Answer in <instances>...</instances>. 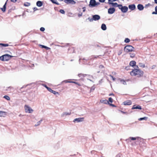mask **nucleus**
<instances>
[{
  "label": "nucleus",
  "mask_w": 157,
  "mask_h": 157,
  "mask_svg": "<svg viewBox=\"0 0 157 157\" xmlns=\"http://www.w3.org/2000/svg\"><path fill=\"white\" fill-rule=\"evenodd\" d=\"M130 74L132 76L137 75L138 77L140 78L143 76L144 72L139 69L135 68L132 69Z\"/></svg>",
  "instance_id": "obj_1"
},
{
  "label": "nucleus",
  "mask_w": 157,
  "mask_h": 157,
  "mask_svg": "<svg viewBox=\"0 0 157 157\" xmlns=\"http://www.w3.org/2000/svg\"><path fill=\"white\" fill-rule=\"evenodd\" d=\"M135 144L136 145H139L143 149H145L147 146L144 140L139 137H138L136 141H135Z\"/></svg>",
  "instance_id": "obj_2"
},
{
  "label": "nucleus",
  "mask_w": 157,
  "mask_h": 157,
  "mask_svg": "<svg viewBox=\"0 0 157 157\" xmlns=\"http://www.w3.org/2000/svg\"><path fill=\"white\" fill-rule=\"evenodd\" d=\"M13 57L8 54H4L0 57V59L2 61H7Z\"/></svg>",
  "instance_id": "obj_3"
},
{
  "label": "nucleus",
  "mask_w": 157,
  "mask_h": 157,
  "mask_svg": "<svg viewBox=\"0 0 157 157\" xmlns=\"http://www.w3.org/2000/svg\"><path fill=\"white\" fill-rule=\"evenodd\" d=\"M134 48L131 45H128L124 48V50L127 52H132L133 51Z\"/></svg>",
  "instance_id": "obj_4"
},
{
  "label": "nucleus",
  "mask_w": 157,
  "mask_h": 157,
  "mask_svg": "<svg viewBox=\"0 0 157 157\" xmlns=\"http://www.w3.org/2000/svg\"><path fill=\"white\" fill-rule=\"evenodd\" d=\"M119 9L121 10V11L123 13H126L128 10V7L126 6H123L122 5L120 4Z\"/></svg>",
  "instance_id": "obj_5"
},
{
  "label": "nucleus",
  "mask_w": 157,
  "mask_h": 157,
  "mask_svg": "<svg viewBox=\"0 0 157 157\" xmlns=\"http://www.w3.org/2000/svg\"><path fill=\"white\" fill-rule=\"evenodd\" d=\"M138 138V137H130L126 139L125 141L127 144H129V143L131 142L132 140H135V141H136Z\"/></svg>",
  "instance_id": "obj_6"
},
{
  "label": "nucleus",
  "mask_w": 157,
  "mask_h": 157,
  "mask_svg": "<svg viewBox=\"0 0 157 157\" xmlns=\"http://www.w3.org/2000/svg\"><path fill=\"white\" fill-rule=\"evenodd\" d=\"M25 108L26 113H31L33 111V109L28 105H25Z\"/></svg>",
  "instance_id": "obj_7"
},
{
  "label": "nucleus",
  "mask_w": 157,
  "mask_h": 157,
  "mask_svg": "<svg viewBox=\"0 0 157 157\" xmlns=\"http://www.w3.org/2000/svg\"><path fill=\"white\" fill-rule=\"evenodd\" d=\"M92 18L91 19V21H97L99 20L100 18V16L98 14H95L94 15H92Z\"/></svg>",
  "instance_id": "obj_8"
},
{
  "label": "nucleus",
  "mask_w": 157,
  "mask_h": 157,
  "mask_svg": "<svg viewBox=\"0 0 157 157\" xmlns=\"http://www.w3.org/2000/svg\"><path fill=\"white\" fill-rule=\"evenodd\" d=\"M95 3V0H90L89 4V6L91 8L96 7Z\"/></svg>",
  "instance_id": "obj_9"
},
{
  "label": "nucleus",
  "mask_w": 157,
  "mask_h": 157,
  "mask_svg": "<svg viewBox=\"0 0 157 157\" xmlns=\"http://www.w3.org/2000/svg\"><path fill=\"white\" fill-rule=\"evenodd\" d=\"M64 2L67 4L74 5L76 3L74 0H64Z\"/></svg>",
  "instance_id": "obj_10"
},
{
  "label": "nucleus",
  "mask_w": 157,
  "mask_h": 157,
  "mask_svg": "<svg viewBox=\"0 0 157 157\" xmlns=\"http://www.w3.org/2000/svg\"><path fill=\"white\" fill-rule=\"evenodd\" d=\"M115 9L114 7H110L108 9V13L109 14H112L115 11Z\"/></svg>",
  "instance_id": "obj_11"
},
{
  "label": "nucleus",
  "mask_w": 157,
  "mask_h": 157,
  "mask_svg": "<svg viewBox=\"0 0 157 157\" xmlns=\"http://www.w3.org/2000/svg\"><path fill=\"white\" fill-rule=\"evenodd\" d=\"M109 5H112V6L113 7H118L119 8L120 7V6H121L120 4H118L117 2H110L108 3Z\"/></svg>",
  "instance_id": "obj_12"
},
{
  "label": "nucleus",
  "mask_w": 157,
  "mask_h": 157,
  "mask_svg": "<svg viewBox=\"0 0 157 157\" xmlns=\"http://www.w3.org/2000/svg\"><path fill=\"white\" fill-rule=\"evenodd\" d=\"M84 120L83 117H79L78 118H76L74 119L73 121L75 123V122H79L82 121Z\"/></svg>",
  "instance_id": "obj_13"
},
{
  "label": "nucleus",
  "mask_w": 157,
  "mask_h": 157,
  "mask_svg": "<svg viewBox=\"0 0 157 157\" xmlns=\"http://www.w3.org/2000/svg\"><path fill=\"white\" fill-rule=\"evenodd\" d=\"M131 109H139L140 110H141L142 109V107H141V106L140 105H134L133 106Z\"/></svg>",
  "instance_id": "obj_14"
},
{
  "label": "nucleus",
  "mask_w": 157,
  "mask_h": 157,
  "mask_svg": "<svg viewBox=\"0 0 157 157\" xmlns=\"http://www.w3.org/2000/svg\"><path fill=\"white\" fill-rule=\"evenodd\" d=\"M64 82L65 83H74L75 84L78 85L79 86H81V85L80 84L75 81H68L67 80H65L62 82Z\"/></svg>",
  "instance_id": "obj_15"
},
{
  "label": "nucleus",
  "mask_w": 157,
  "mask_h": 157,
  "mask_svg": "<svg viewBox=\"0 0 157 157\" xmlns=\"http://www.w3.org/2000/svg\"><path fill=\"white\" fill-rule=\"evenodd\" d=\"M129 9L131 10H133L136 8V6L134 4L129 5L128 6Z\"/></svg>",
  "instance_id": "obj_16"
},
{
  "label": "nucleus",
  "mask_w": 157,
  "mask_h": 157,
  "mask_svg": "<svg viewBox=\"0 0 157 157\" xmlns=\"http://www.w3.org/2000/svg\"><path fill=\"white\" fill-rule=\"evenodd\" d=\"M137 8L140 11H141L144 10V7L143 5L139 4L138 5Z\"/></svg>",
  "instance_id": "obj_17"
},
{
  "label": "nucleus",
  "mask_w": 157,
  "mask_h": 157,
  "mask_svg": "<svg viewBox=\"0 0 157 157\" xmlns=\"http://www.w3.org/2000/svg\"><path fill=\"white\" fill-rule=\"evenodd\" d=\"M132 103V101L130 100H128L123 102V104L124 105H130Z\"/></svg>",
  "instance_id": "obj_18"
},
{
  "label": "nucleus",
  "mask_w": 157,
  "mask_h": 157,
  "mask_svg": "<svg viewBox=\"0 0 157 157\" xmlns=\"http://www.w3.org/2000/svg\"><path fill=\"white\" fill-rule=\"evenodd\" d=\"M8 1V0H7L6 2L5 3V4L3 5V7L0 8V9L2 10V11L3 12H5L6 11V4H7V2Z\"/></svg>",
  "instance_id": "obj_19"
},
{
  "label": "nucleus",
  "mask_w": 157,
  "mask_h": 157,
  "mask_svg": "<svg viewBox=\"0 0 157 157\" xmlns=\"http://www.w3.org/2000/svg\"><path fill=\"white\" fill-rule=\"evenodd\" d=\"M136 62L135 61H132L129 63V65L132 67H134L136 66Z\"/></svg>",
  "instance_id": "obj_20"
},
{
  "label": "nucleus",
  "mask_w": 157,
  "mask_h": 157,
  "mask_svg": "<svg viewBox=\"0 0 157 157\" xmlns=\"http://www.w3.org/2000/svg\"><path fill=\"white\" fill-rule=\"evenodd\" d=\"M36 5L38 7H41L43 5V2L41 1H38L36 2Z\"/></svg>",
  "instance_id": "obj_21"
},
{
  "label": "nucleus",
  "mask_w": 157,
  "mask_h": 157,
  "mask_svg": "<svg viewBox=\"0 0 157 157\" xmlns=\"http://www.w3.org/2000/svg\"><path fill=\"white\" fill-rule=\"evenodd\" d=\"M78 76L80 77H81L82 76L84 77H85L86 76H88L89 77H91L92 78H93V77L92 75L87 74H83L81 73L78 74Z\"/></svg>",
  "instance_id": "obj_22"
},
{
  "label": "nucleus",
  "mask_w": 157,
  "mask_h": 157,
  "mask_svg": "<svg viewBox=\"0 0 157 157\" xmlns=\"http://www.w3.org/2000/svg\"><path fill=\"white\" fill-rule=\"evenodd\" d=\"M101 28L103 31L107 29L106 25L105 24H102L101 25Z\"/></svg>",
  "instance_id": "obj_23"
},
{
  "label": "nucleus",
  "mask_w": 157,
  "mask_h": 157,
  "mask_svg": "<svg viewBox=\"0 0 157 157\" xmlns=\"http://www.w3.org/2000/svg\"><path fill=\"white\" fill-rule=\"evenodd\" d=\"M7 114L6 112L0 111V117H4Z\"/></svg>",
  "instance_id": "obj_24"
},
{
  "label": "nucleus",
  "mask_w": 157,
  "mask_h": 157,
  "mask_svg": "<svg viewBox=\"0 0 157 157\" xmlns=\"http://www.w3.org/2000/svg\"><path fill=\"white\" fill-rule=\"evenodd\" d=\"M100 102L102 103L106 104H108L109 103V101H108L106 99L105 100H100Z\"/></svg>",
  "instance_id": "obj_25"
},
{
  "label": "nucleus",
  "mask_w": 157,
  "mask_h": 157,
  "mask_svg": "<svg viewBox=\"0 0 157 157\" xmlns=\"http://www.w3.org/2000/svg\"><path fill=\"white\" fill-rule=\"evenodd\" d=\"M71 114V112L67 113V112H64L62 115V117H65L67 115H70Z\"/></svg>",
  "instance_id": "obj_26"
},
{
  "label": "nucleus",
  "mask_w": 157,
  "mask_h": 157,
  "mask_svg": "<svg viewBox=\"0 0 157 157\" xmlns=\"http://www.w3.org/2000/svg\"><path fill=\"white\" fill-rule=\"evenodd\" d=\"M39 46L41 47L42 48H44L46 49L47 50H48L49 49H50V48L49 47H48L46 46L41 45V44H40Z\"/></svg>",
  "instance_id": "obj_27"
},
{
  "label": "nucleus",
  "mask_w": 157,
  "mask_h": 157,
  "mask_svg": "<svg viewBox=\"0 0 157 157\" xmlns=\"http://www.w3.org/2000/svg\"><path fill=\"white\" fill-rule=\"evenodd\" d=\"M42 85L45 88H46L48 90L49 92H50L51 90H52V89L48 87L47 86V85H46L45 84H42Z\"/></svg>",
  "instance_id": "obj_28"
},
{
  "label": "nucleus",
  "mask_w": 157,
  "mask_h": 157,
  "mask_svg": "<svg viewBox=\"0 0 157 157\" xmlns=\"http://www.w3.org/2000/svg\"><path fill=\"white\" fill-rule=\"evenodd\" d=\"M1 46V47H6L9 46V45L7 44H3L0 43V46Z\"/></svg>",
  "instance_id": "obj_29"
},
{
  "label": "nucleus",
  "mask_w": 157,
  "mask_h": 157,
  "mask_svg": "<svg viewBox=\"0 0 157 157\" xmlns=\"http://www.w3.org/2000/svg\"><path fill=\"white\" fill-rule=\"evenodd\" d=\"M51 1L53 3L56 4L57 5H59V4L58 2H57L56 0H49Z\"/></svg>",
  "instance_id": "obj_30"
},
{
  "label": "nucleus",
  "mask_w": 157,
  "mask_h": 157,
  "mask_svg": "<svg viewBox=\"0 0 157 157\" xmlns=\"http://www.w3.org/2000/svg\"><path fill=\"white\" fill-rule=\"evenodd\" d=\"M118 79L121 82H123V84H124V85H126L127 84H126V83L125 81V80H123V79H121V78H118Z\"/></svg>",
  "instance_id": "obj_31"
},
{
  "label": "nucleus",
  "mask_w": 157,
  "mask_h": 157,
  "mask_svg": "<svg viewBox=\"0 0 157 157\" xmlns=\"http://www.w3.org/2000/svg\"><path fill=\"white\" fill-rule=\"evenodd\" d=\"M148 119V117H141L139 118L138 120L139 121H142L143 120H147Z\"/></svg>",
  "instance_id": "obj_32"
},
{
  "label": "nucleus",
  "mask_w": 157,
  "mask_h": 157,
  "mask_svg": "<svg viewBox=\"0 0 157 157\" xmlns=\"http://www.w3.org/2000/svg\"><path fill=\"white\" fill-rule=\"evenodd\" d=\"M30 5V3L28 2H25L24 4V6H29Z\"/></svg>",
  "instance_id": "obj_33"
},
{
  "label": "nucleus",
  "mask_w": 157,
  "mask_h": 157,
  "mask_svg": "<svg viewBox=\"0 0 157 157\" xmlns=\"http://www.w3.org/2000/svg\"><path fill=\"white\" fill-rule=\"evenodd\" d=\"M70 50H71V51H72V53L74 52V50L73 48H69L68 49V51L70 53H71V52H70L69 51Z\"/></svg>",
  "instance_id": "obj_34"
},
{
  "label": "nucleus",
  "mask_w": 157,
  "mask_h": 157,
  "mask_svg": "<svg viewBox=\"0 0 157 157\" xmlns=\"http://www.w3.org/2000/svg\"><path fill=\"white\" fill-rule=\"evenodd\" d=\"M3 98L6 99L8 101H9L10 100V97L7 95H5L4 96Z\"/></svg>",
  "instance_id": "obj_35"
},
{
  "label": "nucleus",
  "mask_w": 157,
  "mask_h": 157,
  "mask_svg": "<svg viewBox=\"0 0 157 157\" xmlns=\"http://www.w3.org/2000/svg\"><path fill=\"white\" fill-rule=\"evenodd\" d=\"M139 65L140 67L144 68L145 67V65L144 64H143L142 63H139Z\"/></svg>",
  "instance_id": "obj_36"
},
{
  "label": "nucleus",
  "mask_w": 157,
  "mask_h": 157,
  "mask_svg": "<svg viewBox=\"0 0 157 157\" xmlns=\"http://www.w3.org/2000/svg\"><path fill=\"white\" fill-rule=\"evenodd\" d=\"M130 41V39L128 38H125L124 40V42L126 43H128Z\"/></svg>",
  "instance_id": "obj_37"
},
{
  "label": "nucleus",
  "mask_w": 157,
  "mask_h": 157,
  "mask_svg": "<svg viewBox=\"0 0 157 157\" xmlns=\"http://www.w3.org/2000/svg\"><path fill=\"white\" fill-rule=\"evenodd\" d=\"M51 93H52L53 94H58V93L57 92H56L54 90H52V89L50 91V92Z\"/></svg>",
  "instance_id": "obj_38"
},
{
  "label": "nucleus",
  "mask_w": 157,
  "mask_h": 157,
  "mask_svg": "<svg viewBox=\"0 0 157 157\" xmlns=\"http://www.w3.org/2000/svg\"><path fill=\"white\" fill-rule=\"evenodd\" d=\"M42 121V119H41L40 121H38L37 123V124H36L35 125V126H38V125H40V124L41 123V122Z\"/></svg>",
  "instance_id": "obj_39"
},
{
  "label": "nucleus",
  "mask_w": 157,
  "mask_h": 157,
  "mask_svg": "<svg viewBox=\"0 0 157 157\" xmlns=\"http://www.w3.org/2000/svg\"><path fill=\"white\" fill-rule=\"evenodd\" d=\"M102 55H100L99 56H94V55H92V57H94V59H96L97 58H99L100 56H101Z\"/></svg>",
  "instance_id": "obj_40"
},
{
  "label": "nucleus",
  "mask_w": 157,
  "mask_h": 157,
  "mask_svg": "<svg viewBox=\"0 0 157 157\" xmlns=\"http://www.w3.org/2000/svg\"><path fill=\"white\" fill-rule=\"evenodd\" d=\"M95 87L94 86H93L91 88L90 90V92H93L95 89Z\"/></svg>",
  "instance_id": "obj_41"
},
{
  "label": "nucleus",
  "mask_w": 157,
  "mask_h": 157,
  "mask_svg": "<svg viewBox=\"0 0 157 157\" xmlns=\"http://www.w3.org/2000/svg\"><path fill=\"white\" fill-rule=\"evenodd\" d=\"M59 12L63 14H64L65 13V12L63 10L60 9L59 10Z\"/></svg>",
  "instance_id": "obj_42"
},
{
  "label": "nucleus",
  "mask_w": 157,
  "mask_h": 157,
  "mask_svg": "<svg viewBox=\"0 0 157 157\" xmlns=\"http://www.w3.org/2000/svg\"><path fill=\"white\" fill-rule=\"evenodd\" d=\"M108 101H109V102H110L112 103L113 101V100L111 97H110L109 98Z\"/></svg>",
  "instance_id": "obj_43"
},
{
  "label": "nucleus",
  "mask_w": 157,
  "mask_h": 157,
  "mask_svg": "<svg viewBox=\"0 0 157 157\" xmlns=\"http://www.w3.org/2000/svg\"><path fill=\"white\" fill-rule=\"evenodd\" d=\"M119 111H120L121 113H123L124 114H126V115H128V113L127 112H124L123 111H122L121 110H119Z\"/></svg>",
  "instance_id": "obj_44"
},
{
  "label": "nucleus",
  "mask_w": 157,
  "mask_h": 157,
  "mask_svg": "<svg viewBox=\"0 0 157 157\" xmlns=\"http://www.w3.org/2000/svg\"><path fill=\"white\" fill-rule=\"evenodd\" d=\"M108 105H109L110 106H112L113 107H116V106L115 105L113 104H112V103H110L109 102V103Z\"/></svg>",
  "instance_id": "obj_45"
},
{
  "label": "nucleus",
  "mask_w": 157,
  "mask_h": 157,
  "mask_svg": "<svg viewBox=\"0 0 157 157\" xmlns=\"http://www.w3.org/2000/svg\"><path fill=\"white\" fill-rule=\"evenodd\" d=\"M130 56L131 57L133 58L135 56V54L134 53H130Z\"/></svg>",
  "instance_id": "obj_46"
},
{
  "label": "nucleus",
  "mask_w": 157,
  "mask_h": 157,
  "mask_svg": "<svg viewBox=\"0 0 157 157\" xmlns=\"http://www.w3.org/2000/svg\"><path fill=\"white\" fill-rule=\"evenodd\" d=\"M45 30V28L43 27H41L40 29V30L42 32H44Z\"/></svg>",
  "instance_id": "obj_47"
},
{
  "label": "nucleus",
  "mask_w": 157,
  "mask_h": 157,
  "mask_svg": "<svg viewBox=\"0 0 157 157\" xmlns=\"http://www.w3.org/2000/svg\"><path fill=\"white\" fill-rule=\"evenodd\" d=\"M122 53V50H119L118 52V55L119 56Z\"/></svg>",
  "instance_id": "obj_48"
},
{
  "label": "nucleus",
  "mask_w": 157,
  "mask_h": 157,
  "mask_svg": "<svg viewBox=\"0 0 157 157\" xmlns=\"http://www.w3.org/2000/svg\"><path fill=\"white\" fill-rule=\"evenodd\" d=\"M117 0H108V3L113 2H115Z\"/></svg>",
  "instance_id": "obj_49"
},
{
  "label": "nucleus",
  "mask_w": 157,
  "mask_h": 157,
  "mask_svg": "<svg viewBox=\"0 0 157 157\" xmlns=\"http://www.w3.org/2000/svg\"><path fill=\"white\" fill-rule=\"evenodd\" d=\"M99 67L100 69H102L104 67V66L102 65H99Z\"/></svg>",
  "instance_id": "obj_50"
},
{
  "label": "nucleus",
  "mask_w": 157,
  "mask_h": 157,
  "mask_svg": "<svg viewBox=\"0 0 157 157\" xmlns=\"http://www.w3.org/2000/svg\"><path fill=\"white\" fill-rule=\"evenodd\" d=\"M89 60H92L93 59H94V57H92V56L89 57Z\"/></svg>",
  "instance_id": "obj_51"
},
{
  "label": "nucleus",
  "mask_w": 157,
  "mask_h": 157,
  "mask_svg": "<svg viewBox=\"0 0 157 157\" xmlns=\"http://www.w3.org/2000/svg\"><path fill=\"white\" fill-rule=\"evenodd\" d=\"M100 4V3L98 2H96V3H95V6L96 7H97L98 5H99Z\"/></svg>",
  "instance_id": "obj_52"
},
{
  "label": "nucleus",
  "mask_w": 157,
  "mask_h": 157,
  "mask_svg": "<svg viewBox=\"0 0 157 157\" xmlns=\"http://www.w3.org/2000/svg\"><path fill=\"white\" fill-rule=\"evenodd\" d=\"M82 13H78V16L79 17H80L82 16Z\"/></svg>",
  "instance_id": "obj_53"
},
{
  "label": "nucleus",
  "mask_w": 157,
  "mask_h": 157,
  "mask_svg": "<svg viewBox=\"0 0 157 157\" xmlns=\"http://www.w3.org/2000/svg\"><path fill=\"white\" fill-rule=\"evenodd\" d=\"M99 2L101 3H103L105 1V0H98Z\"/></svg>",
  "instance_id": "obj_54"
},
{
  "label": "nucleus",
  "mask_w": 157,
  "mask_h": 157,
  "mask_svg": "<svg viewBox=\"0 0 157 157\" xmlns=\"http://www.w3.org/2000/svg\"><path fill=\"white\" fill-rule=\"evenodd\" d=\"M33 9L34 10V12L38 10V9L36 7H34L33 8Z\"/></svg>",
  "instance_id": "obj_55"
},
{
  "label": "nucleus",
  "mask_w": 157,
  "mask_h": 157,
  "mask_svg": "<svg viewBox=\"0 0 157 157\" xmlns=\"http://www.w3.org/2000/svg\"><path fill=\"white\" fill-rule=\"evenodd\" d=\"M129 67H130L129 66H128L125 67V69L126 70H128L129 69Z\"/></svg>",
  "instance_id": "obj_56"
},
{
  "label": "nucleus",
  "mask_w": 157,
  "mask_h": 157,
  "mask_svg": "<svg viewBox=\"0 0 157 157\" xmlns=\"http://www.w3.org/2000/svg\"><path fill=\"white\" fill-rule=\"evenodd\" d=\"M17 0H10V1L13 3H15L17 1Z\"/></svg>",
  "instance_id": "obj_57"
},
{
  "label": "nucleus",
  "mask_w": 157,
  "mask_h": 157,
  "mask_svg": "<svg viewBox=\"0 0 157 157\" xmlns=\"http://www.w3.org/2000/svg\"><path fill=\"white\" fill-rule=\"evenodd\" d=\"M152 14H157V12L155 11H154L152 12Z\"/></svg>",
  "instance_id": "obj_58"
},
{
  "label": "nucleus",
  "mask_w": 157,
  "mask_h": 157,
  "mask_svg": "<svg viewBox=\"0 0 157 157\" xmlns=\"http://www.w3.org/2000/svg\"><path fill=\"white\" fill-rule=\"evenodd\" d=\"M91 19H92V18H91L90 17H89L88 18V19L89 20V21H90V22H92L93 21H91Z\"/></svg>",
  "instance_id": "obj_59"
},
{
  "label": "nucleus",
  "mask_w": 157,
  "mask_h": 157,
  "mask_svg": "<svg viewBox=\"0 0 157 157\" xmlns=\"http://www.w3.org/2000/svg\"><path fill=\"white\" fill-rule=\"evenodd\" d=\"M85 8H86V7H83L82 8V9H83V12H85V11H86Z\"/></svg>",
  "instance_id": "obj_60"
},
{
  "label": "nucleus",
  "mask_w": 157,
  "mask_h": 157,
  "mask_svg": "<svg viewBox=\"0 0 157 157\" xmlns=\"http://www.w3.org/2000/svg\"><path fill=\"white\" fill-rule=\"evenodd\" d=\"M150 5V3H148L147 4L145 5V7L147 6H149Z\"/></svg>",
  "instance_id": "obj_61"
},
{
  "label": "nucleus",
  "mask_w": 157,
  "mask_h": 157,
  "mask_svg": "<svg viewBox=\"0 0 157 157\" xmlns=\"http://www.w3.org/2000/svg\"><path fill=\"white\" fill-rule=\"evenodd\" d=\"M12 10V9H10L9 10H8V13H10V12H11V11Z\"/></svg>",
  "instance_id": "obj_62"
},
{
  "label": "nucleus",
  "mask_w": 157,
  "mask_h": 157,
  "mask_svg": "<svg viewBox=\"0 0 157 157\" xmlns=\"http://www.w3.org/2000/svg\"><path fill=\"white\" fill-rule=\"evenodd\" d=\"M111 78H112L113 80V81H114L116 79L115 78H114L113 76Z\"/></svg>",
  "instance_id": "obj_63"
},
{
  "label": "nucleus",
  "mask_w": 157,
  "mask_h": 157,
  "mask_svg": "<svg viewBox=\"0 0 157 157\" xmlns=\"http://www.w3.org/2000/svg\"><path fill=\"white\" fill-rule=\"evenodd\" d=\"M155 10L157 12V6H155Z\"/></svg>",
  "instance_id": "obj_64"
}]
</instances>
